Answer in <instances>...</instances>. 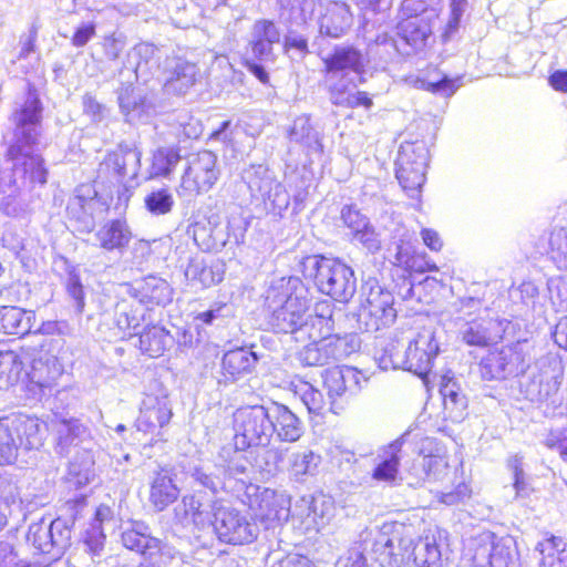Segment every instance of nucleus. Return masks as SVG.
Here are the masks:
<instances>
[{"mask_svg": "<svg viewBox=\"0 0 567 567\" xmlns=\"http://www.w3.org/2000/svg\"><path fill=\"white\" fill-rule=\"evenodd\" d=\"M555 343L567 351V316L563 317L555 327L554 330Z\"/></svg>", "mask_w": 567, "mask_h": 567, "instance_id": "052dcab7", "label": "nucleus"}, {"mask_svg": "<svg viewBox=\"0 0 567 567\" xmlns=\"http://www.w3.org/2000/svg\"><path fill=\"white\" fill-rule=\"evenodd\" d=\"M284 50L286 52L290 50H298L305 55L309 52L308 40L303 37L288 38L284 42Z\"/></svg>", "mask_w": 567, "mask_h": 567, "instance_id": "e2e57ef3", "label": "nucleus"}, {"mask_svg": "<svg viewBox=\"0 0 567 567\" xmlns=\"http://www.w3.org/2000/svg\"><path fill=\"white\" fill-rule=\"evenodd\" d=\"M32 311L18 307H0V332L21 338L31 330Z\"/></svg>", "mask_w": 567, "mask_h": 567, "instance_id": "cd10ccee", "label": "nucleus"}, {"mask_svg": "<svg viewBox=\"0 0 567 567\" xmlns=\"http://www.w3.org/2000/svg\"><path fill=\"white\" fill-rule=\"evenodd\" d=\"M422 87L431 93L444 92L447 94H452L456 89L454 81L447 75H442L434 82H424Z\"/></svg>", "mask_w": 567, "mask_h": 567, "instance_id": "864d4df0", "label": "nucleus"}, {"mask_svg": "<svg viewBox=\"0 0 567 567\" xmlns=\"http://www.w3.org/2000/svg\"><path fill=\"white\" fill-rule=\"evenodd\" d=\"M332 315V305L328 300L318 301L315 315L309 316L298 331L292 333L296 341L302 343L341 341L340 336L334 333Z\"/></svg>", "mask_w": 567, "mask_h": 567, "instance_id": "9b49d317", "label": "nucleus"}, {"mask_svg": "<svg viewBox=\"0 0 567 567\" xmlns=\"http://www.w3.org/2000/svg\"><path fill=\"white\" fill-rule=\"evenodd\" d=\"M241 64L254 74L262 84L267 85L270 82L268 72L260 64L250 60H243Z\"/></svg>", "mask_w": 567, "mask_h": 567, "instance_id": "680f3d73", "label": "nucleus"}, {"mask_svg": "<svg viewBox=\"0 0 567 567\" xmlns=\"http://www.w3.org/2000/svg\"><path fill=\"white\" fill-rule=\"evenodd\" d=\"M97 173L104 178L113 176L116 181L122 183L126 176V162L124 156L117 152H109L100 162Z\"/></svg>", "mask_w": 567, "mask_h": 567, "instance_id": "58836bf2", "label": "nucleus"}, {"mask_svg": "<svg viewBox=\"0 0 567 567\" xmlns=\"http://www.w3.org/2000/svg\"><path fill=\"white\" fill-rule=\"evenodd\" d=\"M181 161L182 153L178 146H164L156 148L151 158V177H169Z\"/></svg>", "mask_w": 567, "mask_h": 567, "instance_id": "473e14b6", "label": "nucleus"}, {"mask_svg": "<svg viewBox=\"0 0 567 567\" xmlns=\"http://www.w3.org/2000/svg\"><path fill=\"white\" fill-rule=\"evenodd\" d=\"M179 488L174 484L169 471L161 467L150 486V502L157 511H164L177 501Z\"/></svg>", "mask_w": 567, "mask_h": 567, "instance_id": "4be33fe9", "label": "nucleus"}, {"mask_svg": "<svg viewBox=\"0 0 567 567\" xmlns=\"http://www.w3.org/2000/svg\"><path fill=\"white\" fill-rule=\"evenodd\" d=\"M280 509L272 497H260L258 499V512L252 516L254 522L268 524L280 519Z\"/></svg>", "mask_w": 567, "mask_h": 567, "instance_id": "37998d69", "label": "nucleus"}, {"mask_svg": "<svg viewBox=\"0 0 567 567\" xmlns=\"http://www.w3.org/2000/svg\"><path fill=\"white\" fill-rule=\"evenodd\" d=\"M301 400L307 406L309 413L322 414L326 409L323 394L310 384H306V389L301 393Z\"/></svg>", "mask_w": 567, "mask_h": 567, "instance_id": "49530a36", "label": "nucleus"}, {"mask_svg": "<svg viewBox=\"0 0 567 567\" xmlns=\"http://www.w3.org/2000/svg\"><path fill=\"white\" fill-rule=\"evenodd\" d=\"M45 362L33 349L21 347L18 350L0 351V382L6 385L24 384L42 386V370Z\"/></svg>", "mask_w": 567, "mask_h": 567, "instance_id": "423d86ee", "label": "nucleus"}, {"mask_svg": "<svg viewBox=\"0 0 567 567\" xmlns=\"http://www.w3.org/2000/svg\"><path fill=\"white\" fill-rule=\"evenodd\" d=\"M105 539L106 536L101 522H93L84 532L83 543L87 553L92 556L99 555L103 550Z\"/></svg>", "mask_w": 567, "mask_h": 567, "instance_id": "79ce46f5", "label": "nucleus"}, {"mask_svg": "<svg viewBox=\"0 0 567 567\" xmlns=\"http://www.w3.org/2000/svg\"><path fill=\"white\" fill-rule=\"evenodd\" d=\"M20 158H23V162L21 163L23 175L30 181V183L44 185L48 179V169L45 167L44 158L38 153L27 152V148H22V155Z\"/></svg>", "mask_w": 567, "mask_h": 567, "instance_id": "f704fd0d", "label": "nucleus"}, {"mask_svg": "<svg viewBox=\"0 0 567 567\" xmlns=\"http://www.w3.org/2000/svg\"><path fill=\"white\" fill-rule=\"evenodd\" d=\"M326 75L354 73L362 76L365 72V59L361 50L353 45H338L321 59Z\"/></svg>", "mask_w": 567, "mask_h": 567, "instance_id": "4468645a", "label": "nucleus"}, {"mask_svg": "<svg viewBox=\"0 0 567 567\" xmlns=\"http://www.w3.org/2000/svg\"><path fill=\"white\" fill-rule=\"evenodd\" d=\"M17 447L9 434L0 429V465L10 464L16 458Z\"/></svg>", "mask_w": 567, "mask_h": 567, "instance_id": "8fccbe9b", "label": "nucleus"}, {"mask_svg": "<svg viewBox=\"0 0 567 567\" xmlns=\"http://www.w3.org/2000/svg\"><path fill=\"white\" fill-rule=\"evenodd\" d=\"M334 103L338 105L347 106L349 109H357L359 106L370 109L373 105L372 99L365 91H358L353 96L346 100L336 101Z\"/></svg>", "mask_w": 567, "mask_h": 567, "instance_id": "5fc2aeb1", "label": "nucleus"}, {"mask_svg": "<svg viewBox=\"0 0 567 567\" xmlns=\"http://www.w3.org/2000/svg\"><path fill=\"white\" fill-rule=\"evenodd\" d=\"M99 246L103 250L113 251L126 248L133 237L125 218L105 221L95 234Z\"/></svg>", "mask_w": 567, "mask_h": 567, "instance_id": "aec40b11", "label": "nucleus"}, {"mask_svg": "<svg viewBox=\"0 0 567 567\" xmlns=\"http://www.w3.org/2000/svg\"><path fill=\"white\" fill-rule=\"evenodd\" d=\"M66 290L75 300L83 301L84 291L79 278L71 279L68 284Z\"/></svg>", "mask_w": 567, "mask_h": 567, "instance_id": "69168bd1", "label": "nucleus"}, {"mask_svg": "<svg viewBox=\"0 0 567 567\" xmlns=\"http://www.w3.org/2000/svg\"><path fill=\"white\" fill-rule=\"evenodd\" d=\"M121 539L126 549L141 555L144 561H150L151 567L153 565H167L174 558L164 542L134 528L123 532Z\"/></svg>", "mask_w": 567, "mask_h": 567, "instance_id": "f8f14e48", "label": "nucleus"}, {"mask_svg": "<svg viewBox=\"0 0 567 567\" xmlns=\"http://www.w3.org/2000/svg\"><path fill=\"white\" fill-rule=\"evenodd\" d=\"M173 416L166 396L154 393L145 394L140 406V414L135 420V429L145 436H150L147 445L153 447L158 442H165L161 430L166 426Z\"/></svg>", "mask_w": 567, "mask_h": 567, "instance_id": "6e6552de", "label": "nucleus"}, {"mask_svg": "<svg viewBox=\"0 0 567 567\" xmlns=\"http://www.w3.org/2000/svg\"><path fill=\"white\" fill-rule=\"evenodd\" d=\"M87 501L85 495H79L73 498L68 499L64 503V508L70 513L71 518L75 520L86 506Z\"/></svg>", "mask_w": 567, "mask_h": 567, "instance_id": "bf43d9fd", "label": "nucleus"}, {"mask_svg": "<svg viewBox=\"0 0 567 567\" xmlns=\"http://www.w3.org/2000/svg\"><path fill=\"white\" fill-rule=\"evenodd\" d=\"M220 177L217 155L209 150H199L187 161L181 175L177 194L199 196L214 188Z\"/></svg>", "mask_w": 567, "mask_h": 567, "instance_id": "0eeeda50", "label": "nucleus"}, {"mask_svg": "<svg viewBox=\"0 0 567 567\" xmlns=\"http://www.w3.org/2000/svg\"><path fill=\"white\" fill-rule=\"evenodd\" d=\"M234 444L239 451L268 446L274 436L269 409L260 404L238 408L233 415Z\"/></svg>", "mask_w": 567, "mask_h": 567, "instance_id": "7ed1b4c3", "label": "nucleus"}, {"mask_svg": "<svg viewBox=\"0 0 567 567\" xmlns=\"http://www.w3.org/2000/svg\"><path fill=\"white\" fill-rule=\"evenodd\" d=\"M42 102L34 85L28 87V100L12 113L14 125V141L6 151V158L10 162L20 159L22 148H31L38 144L39 132L37 127L42 123Z\"/></svg>", "mask_w": 567, "mask_h": 567, "instance_id": "20e7f679", "label": "nucleus"}, {"mask_svg": "<svg viewBox=\"0 0 567 567\" xmlns=\"http://www.w3.org/2000/svg\"><path fill=\"white\" fill-rule=\"evenodd\" d=\"M271 311L270 324L277 332L293 333L305 321L311 298L309 289L298 277L286 276L274 281L265 296Z\"/></svg>", "mask_w": 567, "mask_h": 567, "instance_id": "f257e3e1", "label": "nucleus"}, {"mask_svg": "<svg viewBox=\"0 0 567 567\" xmlns=\"http://www.w3.org/2000/svg\"><path fill=\"white\" fill-rule=\"evenodd\" d=\"M439 18L435 9L421 12L403 11L396 24V35L414 51L422 50L433 33V22Z\"/></svg>", "mask_w": 567, "mask_h": 567, "instance_id": "9d476101", "label": "nucleus"}, {"mask_svg": "<svg viewBox=\"0 0 567 567\" xmlns=\"http://www.w3.org/2000/svg\"><path fill=\"white\" fill-rule=\"evenodd\" d=\"M423 244L432 251L439 252L443 248V240L439 233L432 228H422L420 231Z\"/></svg>", "mask_w": 567, "mask_h": 567, "instance_id": "6e6d98bb", "label": "nucleus"}, {"mask_svg": "<svg viewBox=\"0 0 567 567\" xmlns=\"http://www.w3.org/2000/svg\"><path fill=\"white\" fill-rule=\"evenodd\" d=\"M272 567H315L313 564L305 558V557H298L295 559H289L286 561H279L275 564Z\"/></svg>", "mask_w": 567, "mask_h": 567, "instance_id": "338daca9", "label": "nucleus"}, {"mask_svg": "<svg viewBox=\"0 0 567 567\" xmlns=\"http://www.w3.org/2000/svg\"><path fill=\"white\" fill-rule=\"evenodd\" d=\"M545 444L548 449L557 451L561 461L567 464V429L550 433Z\"/></svg>", "mask_w": 567, "mask_h": 567, "instance_id": "09e8293b", "label": "nucleus"}, {"mask_svg": "<svg viewBox=\"0 0 567 567\" xmlns=\"http://www.w3.org/2000/svg\"><path fill=\"white\" fill-rule=\"evenodd\" d=\"M400 466V456L396 452L390 453L372 471V478L378 482L394 483Z\"/></svg>", "mask_w": 567, "mask_h": 567, "instance_id": "ea45409f", "label": "nucleus"}, {"mask_svg": "<svg viewBox=\"0 0 567 567\" xmlns=\"http://www.w3.org/2000/svg\"><path fill=\"white\" fill-rule=\"evenodd\" d=\"M193 279L206 289L220 282L223 277L212 265H202L195 267Z\"/></svg>", "mask_w": 567, "mask_h": 567, "instance_id": "de8ad7c7", "label": "nucleus"}, {"mask_svg": "<svg viewBox=\"0 0 567 567\" xmlns=\"http://www.w3.org/2000/svg\"><path fill=\"white\" fill-rule=\"evenodd\" d=\"M279 41V30L269 19H258L252 25V39L248 45L258 60L272 54V45Z\"/></svg>", "mask_w": 567, "mask_h": 567, "instance_id": "b1692460", "label": "nucleus"}, {"mask_svg": "<svg viewBox=\"0 0 567 567\" xmlns=\"http://www.w3.org/2000/svg\"><path fill=\"white\" fill-rule=\"evenodd\" d=\"M172 295L169 284L153 276L142 279L134 289V297L148 309L167 306Z\"/></svg>", "mask_w": 567, "mask_h": 567, "instance_id": "6ab92c4d", "label": "nucleus"}, {"mask_svg": "<svg viewBox=\"0 0 567 567\" xmlns=\"http://www.w3.org/2000/svg\"><path fill=\"white\" fill-rule=\"evenodd\" d=\"M440 393L443 398L445 419L461 422L466 416L467 399L451 380L442 382Z\"/></svg>", "mask_w": 567, "mask_h": 567, "instance_id": "2f4dec72", "label": "nucleus"}, {"mask_svg": "<svg viewBox=\"0 0 567 567\" xmlns=\"http://www.w3.org/2000/svg\"><path fill=\"white\" fill-rule=\"evenodd\" d=\"M169 331L159 324H147L138 336V350L150 358H159L167 349Z\"/></svg>", "mask_w": 567, "mask_h": 567, "instance_id": "c756f323", "label": "nucleus"}, {"mask_svg": "<svg viewBox=\"0 0 567 567\" xmlns=\"http://www.w3.org/2000/svg\"><path fill=\"white\" fill-rule=\"evenodd\" d=\"M548 84L554 91L567 94V70H556L548 76Z\"/></svg>", "mask_w": 567, "mask_h": 567, "instance_id": "13d9d810", "label": "nucleus"}, {"mask_svg": "<svg viewBox=\"0 0 567 567\" xmlns=\"http://www.w3.org/2000/svg\"><path fill=\"white\" fill-rule=\"evenodd\" d=\"M550 251L565 254L567 251V229L565 227L555 228L549 235Z\"/></svg>", "mask_w": 567, "mask_h": 567, "instance_id": "603ef678", "label": "nucleus"}, {"mask_svg": "<svg viewBox=\"0 0 567 567\" xmlns=\"http://www.w3.org/2000/svg\"><path fill=\"white\" fill-rule=\"evenodd\" d=\"M413 540L411 526L401 522L384 524L372 546L374 561L381 567H405L411 563Z\"/></svg>", "mask_w": 567, "mask_h": 567, "instance_id": "39448f33", "label": "nucleus"}, {"mask_svg": "<svg viewBox=\"0 0 567 567\" xmlns=\"http://www.w3.org/2000/svg\"><path fill=\"white\" fill-rule=\"evenodd\" d=\"M301 274L312 278L318 290L338 302H347L355 292L353 270L339 259L306 256L300 260Z\"/></svg>", "mask_w": 567, "mask_h": 567, "instance_id": "f03ea898", "label": "nucleus"}, {"mask_svg": "<svg viewBox=\"0 0 567 567\" xmlns=\"http://www.w3.org/2000/svg\"><path fill=\"white\" fill-rule=\"evenodd\" d=\"M439 540L440 534L432 530L419 537L417 543L413 540L411 563L416 567H441L442 555Z\"/></svg>", "mask_w": 567, "mask_h": 567, "instance_id": "5701e85b", "label": "nucleus"}, {"mask_svg": "<svg viewBox=\"0 0 567 567\" xmlns=\"http://www.w3.org/2000/svg\"><path fill=\"white\" fill-rule=\"evenodd\" d=\"M142 316L132 307L121 308L114 320V329L121 340H128L135 336L136 329L141 326Z\"/></svg>", "mask_w": 567, "mask_h": 567, "instance_id": "c9c22d12", "label": "nucleus"}, {"mask_svg": "<svg viewBox=\"0 0 567 567\" xmlns=\"http://www.w3.org/2000/svg\"><path fill=\"white\" fill-rule=\"evenodd\" d=\"M513 361L524 362V355L514 344L489 350L478 363L480 374L487 381L503 379Z\"/></svg>", "mask_w": 567, "mask_h": 567, "instance_id": "dca6fc26", "label": "nucleus"}, {"mask_svg": "<svg viewBox=\"0 0 567 567\" xmlns=\"http://www.w3.org/2000/svg\"><path fill=\"white\" fill-rule=\"evenodd\" d=\"M269 419L272 423L274 435L278 441L292 443L302 435V422L286 405L274 403L269 408Z\"/></svg>", "mask_w": 567, "mask_h": 567, "instance_id": "a211bd4d", "label": "nucleus"}, {"mask_svg": "<svg viewBox=\"0 0 567 567\" xmlns=\"http://www.w3.org/2000/svg\"><path fill=\"white\" fill-rule=\"evenodd\" d=\"M367 326L378 331L395 322L394 298L389 291H371L365 305Z\"/></svg>", "mask_w": 567, "mask_h": 567, "instance_id": "f3484780", "label": "nucleus"}, {"mask_svg": "<svg viewBox=\"0 0 567 567\" xmlns=\"http://www.w3.org/2000/svg\"><path fill=\"white\" fill-rule=\"evenodd\" d=\"M144 205L153 215H166L174 207V198L169 189L164 187L148 193L144 198Z\"/></svg>", "mask_w": 567, "mask_h": 567, "instance_id": "4c0bfd02", "label": "nucleus"}, {"mask_svg": "<svg viewBox=\"0 0 567 567\" xmlns=\"http://www.w3.org/2000/svg\"><path fill=\"white\" fill-rule=\"evenodd\" d=\"M322 383L330 399V411L340 414L348 404V388L344 371L340 367L324 370Z\"/></svg>", "mask_w": 567, "mask_h": 567, "instance_id": "393cba45", "label": "nucleus"}, {"mask_svg": "<svg viewBox=\"0 0 567 567\" xmlns=\"http://www.w3.org/2000/svg\"><path fill=\"white\" fill-rule=\"evenodd\" d=\"M256 363L257 355L255 352L245 348H236L224 354L221 372L227 380L235 381L249 373Z\"/></svg>", "mask_w": 567, "mask_h": 567, "instance_id": "a878e982", "label": "nucleus"}, {"mask_svg": "<svg viewBox=\"0 0 567 567\" xmlns=\"http://www.w3.org/2000/svg\"><path fill=\"white\" fill-rule=\"evenodd\" d=\"M96 33L94 23H86L78 27L72 34L71 43L75 48L84 47Z\"/></svg>", "mask_w": 567, "mask_h": 567, "instance_id": "3c124183", "label": "nucleus"}, {"mask_svg": "<svg viewBox=\"0 0 567 567\" xmlns=\"http://www.w3.org/2000/svg\"><path fill=\"white\" fill-rule=\"evenodd\" d=\"M511 468L514 475V487L516 491H522L526 486L525 474L523 470L522 458L514 456L509 461Z\"/></svg>", "mask_w": 567, "mask_h": 567, "instance_id": "4d7b16f0", "label": "nucleus"}, {"mask_svg": "<svg viewBox=\"0 0 567 567\" xmlns=\"http://www.w3.org/2000/svg\"><path fill=\"white\" fill-rule=\"evenodd\" d=\"M396 266L401 268L409 278L425 272L439 271L437 265L424 251L401 249L395 256Z\"/></svg>", "mask_w": 567, "mask_h": 567, "instance_id": "7c9ffc66", "label": "nucleus"}, {"mask_svg": "<svg viewBox=\"0 0 567 567\" xmlns=\"http://www.w3.org/2000/svg\"><path fill=\"white\" fill-rule=\"evenodd\" d=\"M502 322L494 318H476L466 323L462 341L470 347L489 348L503 340Z\"/></svg>", "mask_w": 567, "mask_h": 567, "instance_id": "2eb2a0df", "label": "nucleus"}, {"mask_svg": "<svg viewBox=\"0 0 567 567\" xmlns=\"http://www.w3.org/2000/svg\"><path fill=\"white\" fill-rule=\"evenodd\" d=\"M404 153L400 161H395V175L405 194L411 198H420V194L426 181L427 165H412Z\"/></svg>", "mask_w": 567, "mask_h": 567, "instance_id": "412c9836", "label": "nucleus"}, {"mask_svg": "<svg viewBox=\"0 0 567 567\" xmlns=\"http://www.w3.org/2000/svg\"><path fill=\"white\" fill-rule=\"evenodd\" d=\"M213 526L218 539L231 546L249 545L258 537V529L254 524L235 508H218Z\"/></svg>", "mask_w": 567, "mask_h": 567, "instance_id": "1a4fd4ad", "label": "nucleus"}, {"mask_svg": "<svg viewBox=\"0 0 567 567\" xmlns=\"http://www.w3.org/2000/svg\"><path fill=\"white\" fill-rule=\"evenodd\" d=\"M344 567H368L367 558L361 551H354L347 558Z\"/></svg>", "mask_w": 567, "mask_h": 567, "instance_id": "774afa93", "label": "nucleus"}, {"mask_svg": "<svg viewBox=\"0 0 567 567\" xmlns=\"http://www.w3.org/2000/svg\"><path fill=\"white\" fill-rule=\"evenodd\" d=\"M406 154L412 165H427L430 157V150L427 143L420 137L406 140L400 145L396 161H400L402 155Z\"/></svg>", "mask_w": 567, "mask_h": 567, "instance_id": "e433bc0d", "label": "nucleus"}, {"mask_svg": "<svg viewBox=\"0 0 567 567\" xmlns=\"http://www.w3.org/2000/svg\"><path fill=\"white\" fill-rule=\"evenodd\" d=\"M539 567H567V542L564 537L546 533L538 542Z\"/></svg>", "mask_w": 567, "mask_h": 567, "instance_id": "bb28decb", "label": "nucleus"}, {"mask_svg": "<svg viewBox=\"0 0 567 567\" xmlns=\"http://www.w3.org/2000/svg\"><path fill=\"white\" fill-rule=\"evenodd\" d=\"M83 107L86 114L93 116L101 115L103 111L102 104H100L92 95H85L83 97Z\"/></svg>", "mask_w": 567, "mask_h": 567, "instance_id": "0e129e2a", "label": "nucleus"}, {"mask_svg": "<svg viewBox=\"0 0 567 567\" xmlns=\"http://www.w3.org/2000/svg\"><path fill=\"white\" fill-rule=\"evenodd\" d=\"M401 348L396 340L389 341L378 357L380 368L383 370L404 369V354H401Z\"/></svg>", "mask_w": 567, "mask_h": 567, "instance_id": "a19ab883", "label": "nucleus"}, {"mask_svg": "<svg viewBox=\"0 0 567 567\" xmlns=\"http://www.w3.org/2000/svg\"><path fill=\"white\" fill-rule=\"evenodd\" d=\"M182 81V85L184 87H189L195 84V65L190 63H184L177 65L173 71L169 78L166 80V85L175 87L176 83Z\"/></svg>", "mask_w": 567, "mask_h": 567, "instance_id": "a18cd8bd", "label": "nucleus"}, {"mask_svg": "<svg viewBox=\"0 0 567 567\" xmlns=\"http://www.w3.org/2000/svg\"><path fill=\"white\" fill-rule=\"evenodd\" d=\"M439 353V344L434 334L423 331L410 341L404 353V369L419 375H425Z\"/></svg>", "mask_w": 567, "mask_h": 567, "instance_id": "ddd939ff", "label": "nucleus"}, {"mask_svg": "<svg viewBox=\"0 0 567 567\" xmlns=\"http://www.w3.org/2000/svg\"><path fill=\"white\" fill-rule=\"evenodd\" d=\"M341 341L305 343L298 352V359L306 367H321L337 359Z\"/></svg>", "mask_w": 567, "mask_h": 567, "instance_id": "c85d7f7f", "label": "nucleus"}, {"mask_svg": "<svg viewBox=\"0 0 567 567\" xmlns=\"http://www.w3.org/2000/svg\"><path fill=\"white\" fill-rule=\"evenodd\" d=\"M472 489L465 480L458 482L451 491L443 492L439 495V501L447 506L457 505L470 498Z\"/></svg>", "mask_w": 567, "mask_h": 567, "instance_id": "c03bdc74", "label": "nucleus"}, {"mask_svg": "<svg viewBox=\"0 0 567 567\" xmlns=\"http://www.w3.org/2000/svg\"><path fill=\"white\" fill-rule=\"evenodd\" d=\"M420 454L423 456V468L429 476H435L449 466L446 450L435 439H423Z\"/></svg>", "mask_w": 567, "mask_h": 567, "instance_id": "72a5a7b5", "label": "nucleus"}]
</instances>
